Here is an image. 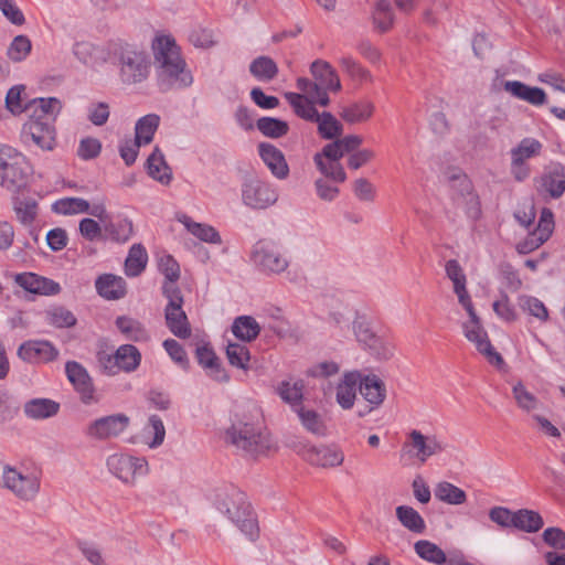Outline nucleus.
I'll return each instance as SVG.
<instances>
[{"mask_svg": "<svg viewBox=\"0 0 565 565\" xmlns=\"http://www.w3.org/2000/svg\"><path fill=\"white\" fill-rule=\"evenodd\" d=\"M143 431L146 437L152 435V439L150 441H146L149 448L156 449L163 444L166 437V428L160 416H149L148 424L145 426Z\"/></svg>", "mask_w": 565, "mask_h": 565, "instance_id": "nucleus-55", "label": "nucleus"}, {"mask_svg": "<svg viewBox=\"0 0 565 565\" xmlns=\"http://www.w3.org/2000/svg\"><path fill=\"white\" fill-rule=\"evenodd\" d=\"M242 203L250 210H266L279 198L276 186L256 175L244 178L241 186Z\"/></svg>", "mask_w": 565, "mask_h": 565, "instance_id": "nucleus-7", "label": "nucleus"}, {"mask_svg": "<svg viewBox=\"0 0 565 565\" xmlns=\"http://www.w3.org/2000/svg\"><path fill=\"white\" fill-rule=\"evenodd\" d=\"M198 363L205 370L206 375L218 383H227L230 375L209 343L199 345L195 350Z\"/></svg>", "mask_w": 565, "mask_h": 565, "instance_id": "nucleus-20", "label": "nucleus"}, {"mask_svg": "<svg viewBox=\"0 0 565 565\" xmlns=\"http://www.w3.org/2000/svg\"><path fill=\"white\" fill-rule=\"evenodd\" d=\"M533 181L537 194L557 200L565 193V166L559 161H550Z\"/></svg>", "mask_w": 565, "mask_h": 565, "instance_id": "nucleus-9", "label": "nucleus"}, {"mask_svg": "<svg viewBox=\"0 0 565 565\" xmlns=\"http://www.w3.org/2000/svg\"><path fill=\"white\" fill-rule=\"evenodd\" d=\"M0 483L18 499L32 501L40 491L41 477L38 471L29 468L3 465Z\"/></svg>", "mask_w": 565, "mask_h": 565, "instance_id": "nucleus-5", "label": "nucleus"}, {"mask_svg": "<svg viewBox=\"0 0 565 565\" xmlns=\"http://www.w3.org/2000/svg\"><path fill=\"white\" fill-rule=\"evenodd\" d=\"M294 448L306 461L317 467H335L340 466L343 461V454L332 447L298 443Z\"/></svg>", "mask_w": 565, "mask_h": 565, "instance_id": "nucleus-16", "label": "nucleus"}, {"mask_svg": "<svg viewBox=\"0 0 565 565\" xmlns=\"http://www.w3.org/2000/svg\"><path fill=\"white\" fill-rule=\"evenodd\" d=\"M32 49L30 39L26 35H17L10 43L7 55L8 57L18 63L28 57Z\"/></svg>", "mask_w": 565, "mask_h": 565, "instance_id": "nucleus-57", "label": "nucleus"}, {"mask_svg": "<svg viewBox=\"0 0 565 565\" xmlns=\"http://www.w3.org/2000/svg\"><path fill=\"white\" fill-rule=\"evenodd\" d=\"M471 313H468L470 321L463 323L465 337L472 343L476 349L487 358L488 362L492 365L501 367L504 364L502 355L492 347L487 332L480 324L479 318L471 303Z\"/></svg>", "mask_w": 565, "mask_h": 565, "instance_id": "nucleus-12", "label": "nucleus"}, {"mask_svg": "<svg viewBox=\"0 0 565 565\" xmlns=\"http://www.w3.org/2000/svg\"><path fill=\"white\" fill-rule=\"evenodd\" d=\"M374 110V105L367 100L356 102L350 106L343 107L340 116L349 124H356L367 120Z\"/></svg>", "mask_w": 565, "mask_h": 565, "instance_id": "nucleus-45", "label": "nucleus"}, {"mask_svg": "<svg viewBox=\"0 0 565 565\" xmlns=\"http://www.w3.org/2000/svg\"><path fill=\"white\" fill-rule=\"evenodd\" d=\"M313 122L318 124V134L322 139L332 140L343 132L342 124L329 111L318 114Z\"/></svg>", "mask_w": 565, "mask_h": 565, "instance_id": "nucleus-44", "label": "nucleus"}, {"mask_svg": "<svg viewBox=\"0 0 565 565\" xmlns=\"http://www.w3.org/2000/svg\"><path fill=\"white\" fill-rule=\"evenodd\" d=\"M513 396L520 408L530 412L537 406V398L519 382L512 388Z\"/></svg>", "mask_w": 565, "mask_h": 565, "instance_id": "nucleus-64", "label": "nucleus"}, {"mask_svg": "<svg viewBox=\"0 0 565 565\" xmlns=\"http://www.w3.org/2000/svg\"><path fill=\"white\" fill-rule=\"evenodd\" d=\"M416 554L424 561L436 565L447 562L446 553L435 543L427 540H419L415 543Z\"/></svg>", "mask_w": 565, "mask_h": 565, "instance_id": "nucleus-46", "label": "nucleus"}, {"mask_svg": "<svg viewBox=\"0 0 565 565\" xmlns=\"http://www.w3.org/2000/svg\"><path fill=\"white\" fill-rule=\"evenodd\" d=\"M310 72L321 87L330 92L341 89L340 78L335 70L326 61L317 60L310 66Z\"/></svg>", "mask_w": 565, "mask_h": 565, "instance_id": "nucleus-28", "label": "nucleus"}, {"mask_svg": "<svg viewBox=\"0 0 565 565\" xmlns=\"http://www.w3.org/2000/svg\"><path fill=\"white\" fill-rule=\"evenodd\" d=\"M17 218L24 225H30L35 220L38 204L33 200H21L14 205Z\"/></svg>", "mask_w": 565, "mask_h": 565, "instance_id": "nucleus-63", "label": "nucleus"}, {"mask_svg": "<svg viewBox=\"0 0 565 565\" xmlns=\"http://www.w3.org/2000/svg\"><path fill=\"white\" fill-rule=\"evenodd\" d=\"M444 449V445L435 435L426 436L419 430L413 429L408 433L401 454L402 456L408 455L424 463L429 457L441 452Z\"/></svg>", "mask_w": 565, "mask_h": 565, "instance_id": "nucleus-14", "label": "nucleus"}, {"mask_svg": "<svg viewBox=\"0 0 565 565\" xmlns=\"http://www.w3.org/2000/svg\"><path fill=\"white\" fill-rule=\"evenodd\" d=\"M372 18L375 28L380 32H387L394 24V12L391 2L388 0H379Z\"/></svg>", "mask_w": 565, "mask_h": 565, "instance_id": "nucleus-49", "label": "nucleus"}, {"mask_svg": "<svg viewBox=\"0 0 565 565\" xmlns=\"http://www.w3.org/2000/svg\"><path fill=\"white\" fill-rule=\"evenodd\" d=\"M519 306L522 310L527 311L531 316L541 321L548 319V311L545 305L537 298L532 296H520Z\"/></svg>", "mask_w": 565, "mask_h": 565, "instance_id": "nucleus-58", "label": "nucleus"}, {"mask_svg": "<svg viewBox=\"0 0 565 565\" xmlns=\"http://www.w3.org/2000/svg\"><path fill=\"white\" fill-rule=\"evenodd\" d=\"M160 125V116L148 114L139 118L135 126V140L141 145H149Z\"/></svg>", "mask_w": 565, "mask_h": 565, "instance_id": "nucleus-37", "label": "nucleus"}, {"mask_svg": "<svg viewBox=\"0 0 565 565\" xmlns=\"http://www.w3.org/2000/svg\"><path fill=\"white\" fill-rule=\"evenodd\" d=\"M45 320L55 328H71L76 324V317L63 306H55L45 311Z\"/></svg>", "mask_w": 565, "mask_h": 565, "instance_id": "nucleus-52", "label": "nucleus"}, {"mask_svg": "<svg viewBox=\"0 0 565 565\" xmlns=\"http://www.w3.org/2000/svg\"><path fill=\"white\" fill-rule=\"evenodd\" d=\"M141 359L140 351L132 344H122L115 351V363L125 373L135 372L140 366Z\"/></svg>", "mask_w": 565, "mask_h": 565, "instance_id": "nucleus-32", "label": "nucleus"}, {"mask_svg": "<svg viewBox=\"0 0 565 565\" xmlns=\"http://www.w3.org/2000/svg\"><path fill=\"white\" fill-rule=\"evenodd\" d=\"M233 334L245 342L255 340L260 333V326L252 316H239L232 324Z\"/></svg>", "mask_w": 565, "mask_h": 565, "instance_id": "nucleus-35", "label": "nucleus"}, {"mask_svg": "<svg viewBox=\"0 0 565 565\" xmlns=\"http://www.w3.org/2000/svg\"><path fill=\"white\" fill-rule=\"evenodd\" d=\"M226 358L232 366L244 371L249 370L250 352L245 344L228 343L226 347Z\"/></svg>", "mask_w": 565, "mask_h": 565, "instance_id": "nucleus-54", "label": "nucleus"}, {"mask_svg": "<svg viewBox=\"0 0 565 565\" xmlns=\"http://www.w3.org/2000/svg\"><path fill=\"white\" fill-rule=\"evenodd\" d=\"M435 498L451 505H460L467 501L466 492L448 481H440L434 489Z\"/></svg>", "mask_w": 565, "mask_h": 565, "instance_id": "nucleus-42", "label": "nucleus"}, {"mask_svg": "<svg viewBox=\"0 0 565 565\" xmlns=\"http://www.w3.org/2000/svg\"><path fill=\"white\" fill-rule=\"evenodd\" d=\"M285 98L298 117L312 122L317 119L319 113L315 105L305 95L288 92L285 93Z\"/></svg>", "mask_w": 565, "mask_h": 565, "instance_id": "nucleus-40", "label": "nucleus"}, {"mask_svg": "<svg viewBox=\"0 0 565 565\" xmlns=\"http://www.w3.org/2000/svg\"><path fill=\"white\" fill-rule=\"evenodd\" d=\"M14 282L25 291L35 295L53 296L61 291L58 282L34 273L17 274Z\"/></svg>", "mask_w": 565, "mask_h": 565, "instance_id": "nucleus-19", "label": "nucleus"}, {"mask_svg": "<svg viewBox=\"0 0 565 565\" xmlns=\"http://www.w3.org/2000/svg\"><path fill=\"white\" fill-rule=\"evenodd\" d=\"M358 385L361 395L370 405L379 407L383 404L386 397V387L379 376L374 374L360 376Z\"/></svg>", "mask_w": 565, "mask_h": 565, "instance_id": "nucleus-25", "label": "nucleus"}, {"mask_svg": "<svg viewBox=\"0 0 565 565\" xmlns=\"http://www.w3.org/2000/svg\"><path fill=\"white\" fill-rule=\"evenodd\" d=\"M106 463L110 473L125 483H134L136 477L146 476L149 471L146 458L126 454H114Z\"/></svg>", "mask_w": 565, "mask_h": 565, "instance_id": "nucleus-13", "label": "nucleus"}, {"mask_svg": "<svg viewBox=\"0 0 565 565\" xmlns=\"http://www.w3.org/2000/svg\"><path fill=\"white\" fill-rule=\"evenodd\" d=\"M353 332L356 340L380 359L387 360L393 355L392 348L386 345L383 340L375 334L371 323L364 316H358L355 318L353 321Z\"/></svg>", "mask_w": 565, "mask_h": 565, "instance_id": "nucleus-17", "label": "nucleus"}, {"mask_svg": "<svg viewBox=\"0 0 565 565\" xmlns=\"http://www.w3.org/2000/svg\"><path fill=\"white\" fill-rule=\"evenodd\" d=\"M162 345L174 363H177L184 371L190 369L188 354L184 348L177 340L167 339L163 341Z\"/></svg>", "mask_w": 565, "mask_h": 565, "instance_id": "nucleus-60", "label": "nucleus"}, {"mask_svg": "<svg viewBox=\"0 0 565 565\" xmlns=\"http://www.w3.org/2000/svg\"><path fill=\"white\" fill-rule=\"evenodd\" d=\"M156 79L160 92L182 90L192 86L193 74L181 55L174 38L159 35L152 42Z\"/></svg>", "mask_w": 565, "mask_h": 565, "instance_id": "nucleus-1", "label": "nucleus"}, {"mask_svg": "<svg viewBox=\"0 0 565 565\" xmlns=\"http://www.w3.org/2000/svg\"><path fill=\"white\" fill-rule=\"evenodd\" d=\"M313 162L323 179L331 180L333 183H343L347 180V173L340 161L321 160L320 156H313Z\"/></svg>", "mask_w": 565, "mask_h": 565, "instance_id": "nucleus-50", "label": "nucleus"}, {"mask_svg": "<svg viewBox=\"0 0 565 565\" xmlns=\"http://www.w3.org/2000/svg\"><path fill=\"white\" fill-rule=\"evenodd\" d=\"M503 88L515 98L527 102L533 106H543L547 102V95L542 88L529 86L520 81H507Z\"/></svg>", "mask_w": 565, "mask_h": 565, "instance_id": "nucleus-24", "label": "nucleus"}, {"mask_svg": "<svg viewBox=\"0 0 565 565\" xmlns=\"http://www.w3.org/2000/svg\"><path fill=\"white\" fill-rule=\"evenodd\" d=\"M249 73L259 82H270L278 74L276 62L269 56H258L249 64Z\"/></svg>", "mask_w": 565, "mask_h": 565, "instance_id": "nucleus-41", "label": "nucleus"}, {"mask_svg": "<svg viewBox=\"0 0 565 565\" xmlns=\"http://www.w3.org/2000/svg\"><path fill=\"white\" fill-rule=\"evenodd\" d=\"M148 254L141 244H134L125 262V274L128 277L139 276L146 268Z\"/></svg>", "mask_w": 565, "mask_h": 565, "instance_id": "nucleus-36", "label": "nucleus"}, {"mask_svg": "<svg viewBox=\"0 0 565 565\" xmlns=\"http://www.w3.org/2000/svg\"><path fill=\"white\" fill-rule=\"evenodd\" d=\"M118 330L130 341L147 342L150 340V334L143 324L132 318L120 316L115 321Z\"/></svg>", "mask_w": 565, "mask_h": 565, "instance_id": "nucleus-33", "label": "nucleus"}, {"mask_svg": "<svg viewBox=\"0 0 565 565\" xmlns=\"http://www.w3.org/2000/svg\"><path fill=\"white\" fill-rule=\"evenodd\" d=\"M258 154L278 180H285L289 175V167L280 149L269 142L258 145Z\"/></svg>", "mask_w": 565, "mask_h": 565, "instance_id": "nucleus-22", "label": "nucleus"}, {"mask_svg": "<svg viewBox=\"0 0 565 565\" xmlns=\"http://www.w3.org/2000/svg\"><path fill=\"white\" fill-rule=\"evenodd\" d=\"M30 172L23 153L11 146L0 145V185L15 191L25 184Z\"/></svg>", "mask_w": 565, "mask_h": 565, "instance_id": "nucleus-6", "label": "nucleus"}, {"mask_svg": "<svg viewBox=\"0 0 565 565\" xmlns=\"http://www.w3.org/2000/svg\"><path fill=\"white\" fill-rule=\"evenodd\" d=\"M24 85L12 86L6 96V107L14 116L21 115L26 111V103H23L22 93L24 92Z\"/></svg>", "mask_w": 565, "mask_h": 565, "instance_id": "nucleus-59", "label": "nucleus"}, {"mask_svg": "<svg viewBox=\"0 0 565 565\" xmlns=\"http://www.w3.org/2000/svg\"><path fill=\"white\" fill-rule=\"evenodd\" d=\"M277 391L281 399L290 404L294 411H296V406H303L301 404L303 396L302 381H296L294 384L284 381L279 384Z\"/></svg>", "mask_w": 565, "mask_h": 565, "instance_id": "nucleus-53", "label": "nucleus"}, {"mask_svg": "<svg viewBox=\"0 0 565 565\" xmlns=\"http://www.w3.org/2000/svg\"><path fill=\"white\" fill-rule=\"evenodd\" d=\"M214 504L250 542L259 539L256 513L243 491L233 486L222 489L215 494Z\"/></svg>", "mask_w": 565, "mask_h": 565, "instance_id": "nucleus-4", "label": "nucleus"}, {"mask_svg": "<svg viewBox=\"0 0 565 565\" xmlns=\"http://www.w3.org/2000/svg\"><path fill=\"white\" fill-rule=\"evenodd\" d=\"M252 260L263 271L269 274H280L289 266V260L281 253L278 243L271 239H260L252 250Z\"/></svg>", "mask_w": 565, "mask_h": 565, "instance_id": "nucleus-8", "label": "nucleus"}, {"mask_svg": "<svg viewBox=\"0 0 565 565\" xmlns=\"http://www.w3.org/2000/svg\"><path fill=\"white\" fill-rule=\"evenodd\" d=\"M23 411L28 418L46 419L58 413L60 404L50 398H33L24 404Z\"/></svg>", "mask_w": 565, "mask_h": 565, "instance_id": "nucleus-30", "label": "nucleus"}, {"mask_svg": "<svg viewBox=\"0 0 565 565\" xmlns=\"http://www.w3.org/2000/svg\"><path fill=\"white\" fill-rule=\"evenodd\" d=\"M61 109V103L57 98H34L26 103V113L30 118L43 121H55V116Z\"/></svg>", "mask_w": 565, "mask_h": 565, "instance_id": "nucleus-26", "label": "nucleus"}, {"mask_svg": "<svg viewBox=\"0 0 565 565\" xmlns=\"http://www.w3.org/2000/svg\"><path fill=\"white\" fill-rule=\"evenodd\" d=\"M108 57L118 68V77L124 85H136L145 82L151 70L149 54L139 45L114 41L108 44Z\"/></svg>", "mask_w": 565, "mask_h": 565, "instance_id": "nucleus-3", "label": "nucleus"}, {"mask_svg": "<svg viewBox=\"0 0 565 565\" xmlns=\"http://www.w3.org/2000/svg\"><path fill=\"white\" fill-rule=\"evenodd\" d=\"M178 221L196 238L211 244H221L222 238L218 232L211 225L194 222L186 214L178 216Z\"/></svg>", "mask_w": 565, "mask_h": 565, "instance_id": "nucleus-31", "label": "nucleus"}, {"mask_svg": "<svg viewBox=\"0 0 565 565\" xmlns=\"http://www.w3.org/2000/svg\"><path fill=\"white\" fill-rule=\"evenodd\" d=\"M147 172L148 174L160 182L161 184H169L172 179L170 167L167 164L164 154L157 146L147 159Z\"/></svg>", "mask_w": 565, "mask_h": 565, "instance_id": "nucleus-29", "label": "nucleus"}, {"mask_svg": "<svg viewBox=\"0 0 565 565\" xmlns=\"http://www.w3.org/2000/svg\"><path fill=\"white\" fill-rule=\"evenodd\" d=\"M447 277L454 284V292L458 297L459 303L466 309L467 313H471V298L467 290V278L457 259H449L445 265Z\"/></svg>", "mask_w": 565, "mask_h": 565, "instance_id": "nucleus-23", "label": "nucleus"}, {"mask_svg": "<svg viewBox=\"0 0 565 565\" xmlns=\"http://www.w3.org/2000/svg\"><path fill=\"white\" fill-rule=\"evenodd\" d=\"M130 418L121 413L104 416L92 422L86 435L97 440L118 437L129 426Z\"/></svg>", "mask_w": 565, "mask_h": 565, "instance_id": "nucleus-15", "label": "nucleus"}, {"mask_svg": "<svg viewBox=\"0 0 565 565\" xmlns=\"http://www.w3.org/2000/svg\"><path fill=\"white\" fill-rule=\"evenodd\" d=\"M224 438L227 444L250 457L265 454L271 446L260 411L255 405L233 414Z\"/></svg>", "mask_w": 565, "mask_h": 565, "instance_id": "nucleus-2", "label": "nucleus"}, {"mask_svg": "<svg viewBox=\"0 0 565 565\" xmlns=\"http://www.w3.org/2000/svg\"><path fill=\"white\" fill-rule=\"evenodd\" d=\"M359 380V373H348L344 375L343 381L337 386L335 397L342 408L350 409L354 405Z\"/></svg>", "mask_w": 565, "mask_h": 565, "instance_id": "nucleus-34", "label": "nucleus"}, {"mask_svg": "<svg viewBox=\"0 0 565 565\" xmlns=\"http://www.w3.org/2000/svg\"><path fill=\"white\" fill-rule=\"evenodd\" d=\"M159 270L164 276L162 284V295H166V288L181 291L177 281L180 278V266L171 255H163L159 259Z\"/></svg>", "mask_w": 565, "mask_h": 565, "instance_id": "nucleus-38", "label": "nucleus"}, {"mask_svg": "<svg viewBox=\"0 0 565 565\" xmlns=\"http://www.w3.org/2000/svg\"><path fill=\"white\" fill-rule=\"evenodd\" d=\"M97 292L107 300H118L126 295V281L124 278L104 274L95 281Z\"/></svg>", "mask_w": 565, "mask_h": 565, "instance_id": "nucleus-27", "label": "nucleus"}, {"mask_svg": "<svg viewBox=\"0 0 565 565\" xmlns=\"http://www.w3.org/2000/svg\"><path fill=\"white\" fill-rule=\"evenodd\" d=\"M302 426L310 433L323 436L326 434V426L320 415L308 409L305 406H296V411Z\"/></svg>", "mask_w": 565, "mask_h": 565, "instance_id": "nucleus-51", "label": "nucleus"}, {"mask_svg": "<svg viewBox=\"0 0 565 565\" xmlns=\"http://www.w3.org/2000/svg\"><path fill=\"white\" fill-rule=\"evenodd\" d=\"M256 127L262 135L273 139L284 137L289 131L288 122L275 117H260L256 121Z\"/></svg>", "mask_w": 565, "mask_h": 565, "instance_id": "nucleus-48", "label": "nucleus"}, {"mask_svg": "<svg viewBox=\"0 0 565 565\" xmlns=\"http://www.w3.org/2000/svg\"><path fill=\"white\" fill-rule=\"evenodd\" d=\"M340 65L354 81L363 82L371 77L370 72L350 55L342 56L340 58Z\"/></svg>", "mask_w": 565, "mask_h": 565, "instance_id": "nucleus-61", "label": "nucleus"}, {"mask_svg": "<svg viewBox=\"0 0 565 565\" xmlns=\"http://www.w3.org/2000/svg\"><path fill=\"white\" fill-rule=\"evenodd\" d=\"M105 230L113 241L126 243L134 233V225L129 218H120L106 224Z\"/></svg>", "mask_w": 565, "mask_h": 565, "instance_id": "nucleus-56", "label": "nucleus"}, {"mask_svg": "<svg viewBox=\"0 0 565 565\" xmlns=\"http://www.w3.org/2000/svg\"><path fill=\"white\" fill-rule=\"evenodd\" d=\"M163 296L168 300L164 308L167 327L175 337L188 339L191 335V327L183 310L184 300L182 291L166 288V295Z\"/></svg>", "mask_w": 565, "mask_h": 565, "instance_id": "nucleus-10", "label": "nucleus"}, {"mask_svg": "<svg viewBox=\"0 0 565 565\" xmlns=\"http://www.w3.org/2000/svg\"><path fill=\"white\" fill-rule=\"evenodd\" d=\"M17 354L21 360L29 363H46L54 361L58 355V351L49 341L29 340L18 348Z\"/></svg>", "mask_w": 565, "mask_h": 565, "instance_id": "nucleus-18", "label": "nucleus"}, {"mask_svg": "<svg viewBox=\"0 0 565 565\" xmlns=\"http://www.w3.org/2000/svg\"><path fill=\"white\" fill-rule=\"evenodd\" d=\"M395 511L397 520L405 529L416 534L425 532V520L414 508L409 505H398Z\"/></svg>", "mask_w": 565, "mask_h": 565, "instance_id": "nucleus-39", "label": "nucleus"}, {"mask_svg": "<svg viewBox=\"0 0 565 565\" xmlns=\"http://www.w3.org/2000/svg\"><path fill=\"white\" fill-rule=\"evenodd\" d=\"M65 372L68 381L79 393L82 402L89 404L94 399V386L86 369L76 361H68L65 364Z\"/></svg>", "mask_w": 565, "mask_h": 565, "instance_id": "nucleus-21", "label": "nucleus"}, {"mask_svg": "<svg viewBox=\"0 0 565 565\" xmlns=\"http://www.w3.org/2000/svg\"><path fill=\"white\" fill-rule=\"evenodd\" d=\"M543 145L534 138H523L519 145L511 149V160L515 166L525 163L527 159L539 156Z\"/></svg>", "mask_w": 565, "mask_h": 565, "instance_id": "nucleus-43", "label": "nucleus"}, {"mask_svg": "<svg viewBox=\"0 0 565 565\" xmlns=\"http://www.w3.org/2000/svg\"><path fill=\"white\" fill-rule=\"evenodd\" d=\"M544 525L543 518L534 510L520 509L516 511L515 529L526 532L536 533Z\"/></svg>", "mask_w": 565, "mask_h": 565, "instance_id": "nucleus-47", "label": "nucleus"}, {"mask_svg": "<svg viewBox=\"0 0 565 565\" xmlns=\"http://www.w3.org/2000/svg\"><path fill=\"white\" fill-rule=\"evenodd\" d=\"M56 211L62 214H81L89 211V203L82 198H66L56 203Z\"/></svg>", "mask_w": 565, "mask_h": 565, "instance_id": "nucleus-62", "label": "nucleus"}, {"mask_svg": "<svg viewBox=\"0 0 565 565\" xmlns=\"http://www.w3.org/2000/svg\"><path fill=\"white\" fill-rule=\"evenodd\" d=\"M21 140L28 146H35L41 150L51 151L56 145V131L54 122L28 119L21 129Z\"/></svg>", "mask_w": 565, "mask_h": 565, "instance_id": "nucleus-11", "label": "nucleus"}]
</instances>
